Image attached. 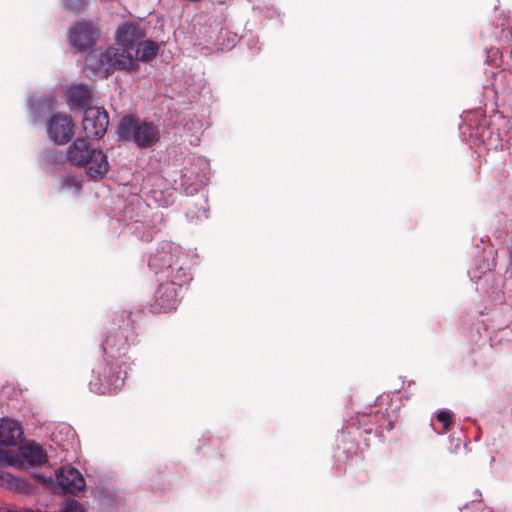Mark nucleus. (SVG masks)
Masks as SVG:
<instances>
[{
  "mask_svg": "<svg viewBox=\"0 0 512 512\" xmlns=\"http://www.w3.org/2000/svg\"><path fill=\"white\" fill-rule=\"evenodd\" d=\"M437 420L441 423H443V426H444V429L445 430H449L450 428V425L452 423V420H451V413L449 411H440L438 414H437Z\"/></svg>",
  "mask_w": 512,
  "mask_h": 512,
  "instance_id": "6ab92c4d",
  "label": "nucleus"
},
{
  "mask_svg": "<svg viewBox=\"0 0 512 512\" xmlns=\"http://www.w3.org/2000/svg\"><path fill=\"white\" fill-rule=\"evenodd\" d=\"M38 478H39L41 481H43L44 483H46L47 485H50V484H52V483H53L52 478H48V479H47V478L42 477V476H38Z\"/></svg>",
  "mask_w": 512,
  "mask_h": 512,
  "instance_id": "412c9836",
  "label": "nucleus"
},
{
  "mask_svg": "<svg viewBox=\"0 0 512 512\" xmlns=\"http://www.w3.org/2000/svg\"><path fill=\"white\" fill-rule=\"evenodd\" d=\"M48 461L45 450L34 442L19 446L18 450L0 448V463L10 466L22 467L41 466Z\"/></svg>",
  "mask_w": 512,
  "mask_h": 512,
  "instance_id": "20e7f679",
  "label": "nucleus"
},
{
  "mask_svg": "<svg viewBox=\"0 0 512 512\" xmlns=\"http://www.w3.org/2000/svg\"><path fill=\"white\" fill-rule=\"evenodd\" d=\"M49 138L58 145L68 143L75 133V123L71 116L55 114L47 125Z\"/></svg>",
  "mask_w": 512,
  "mask_h": 512,
  "instance_id": "1a4fd4ad",
  "label": "nucleus"
},
{
  "mask_svg": "<svg viewBox=\"0 0 512 512\" xmlns=\"http://www.w3.org/2000/svg\"><path fill=\"white\" fill-rule=\"evenodd\" d=\"M181 284L174 281L160 283L157 287L150 308L153 313H167L175 310L180 302Z\"/></svg>",
  "mask_w": 512,
  "mask_h": 512,
  "instance_id": "423d86ee",
  "label": "nucleus"
},
{
  "mask_svg": "<svg viewBox=\"0 0 512 512\" xmlns=\"http://www.w3.org/2000/svg\"><path fill=\"white\" fill-rule=\"evenodd\" d=\"M68 97L72 105L84 107L91 100V92L82 84L73 85L68 90Z\"/></svg>",
  "mask_w": 512,
  "mask_h": 512,
  "instance_id": "2eb2a0df",
  "label": "nucleus"
},
{
  "mask_svg": "<svg viewBox=\"0 0 512 512\" xmlns=\"http://www.w3.org/2000/svg\"><path fill=\"white\" fill-rule=\"evenodd\" d=\"M23 440V429L19 422L11 419L0 420V446L3 449L17 447Z\"/></svg>",
  "mask_w": 512,
  "mask_h": 512,
  "instance_id": "9b49d317",
  "label": "nucleus"
},
{
  "mask_svg": "<svg viewBox=\"0 0 512 512\" xmlns=\"http://www.w3.org/2000/svg\"><path fill=\"white\" fill-rule=\"evenodd\" d=\"M145 37L144 29L135 22H124L117 27L115 40L121 46H109L105 50L91 51L86 58V66L103 78L115 70L137 71L136 63L130 50Z\"/></svg>",
  "mask_w": 512,
  "mask_h": 512,
  "instance_id": "f257e3e1",
  "label": "nucleus"
},
{
  "mask_svg": "<svg viewBox=\"0 0 512 512\" xmlns=\"http://www.w3.org/2000/svg\"><path fill=\"white\" fill-rule=\"evenodd\" d=\"M94 149L86 139L77 138L67 149V159L71 164L80 167Z\"/></svg>",
  "mask_w": 512,
  "mask_h": 512,
  "instance_id": "ddd939ff",
  "label": "nucleus"
},
{
  "mask_svg": "<svg viewBox=\"0 0 512 512\" xmlns=\"http://www.w3.org/2000/svg\"><path fill=\"white\" fill-rule=\"evenodd\" d=\"M100 36L99 29L91 21L74 23L69 29V42L78 51L94 46Z\"/></svg>",
  "mask_w": 512,
  "mask_h": 512,
  "instance_id": "0eeeda50",
  "label": "nucleus"
},
{
  "mask_svg": "<svg viewBox=\"0 0 512 512\" xmlns=\"http://www.w3.org/2000/svg\"><path fill=\"white\" fill-rule=\"evenodd\" d=\"M65 5L70 10H74L75 9V6L72 3H70V0H66V4Z\"/></svg>",
  "mask_w": 512,
  "mask_h": 512,
  "instance_id": "4be33fe9",
  "label": "nucleus"
},
{
  "mask_svg": "<svg viewBox=\"0 0 512 512\" xmlns=\"http://www.w3.org/2000/svg\"><path fill=\"white\" fill-rule=\"evenodd\" d=\"M133 334V328L128 324L124 327L113 328L109 331L102 343V350L105 357L116 362H121L128 353L130 347L129 337Z\"/></svg>",
  "mask_w": 512,
  "mask_h": 512,
  "instance_id": "39448f33",
  "label": "nucleus"
},
{
  "mask_svg": "<svg viewBox=\"0 0 512 512\" xmlns=\"http://www.w3.org/2000/svg\"><path fill=\"white\" fill-rule=\"evenodd\" d=\"M176 266V264L174 265ZM167 277H172L173 279L171 281L176 282L177 284L183 285V283H186L191 278L187 274V272L180 266L174 267V271L171 273V270L166 273Z\"/></svg>",
  "mask_w": 512,
  "mask_h": 512,
  "instance_id": "a211bd4d",
  "label": "nucleus"
},
{
  "mask_svg": "<svg viewBox=\"0 0 512 512\" xmlns=\"http://www.w3.org/2000/svg\"><path fill=\"white\" fill-rule=\"evenodd\" d=\"M80 167L85 168L86 174L92 179L103 178L109 171L107 155L95 148Z\"/></svg>",
  "mask_w": 512,
  "mask_h": 512,
  "instance_id": "f8f14e48",
  "label": "nucleus"
},
{
  "mask_svg": "<svg viewBox=\"0 0 512 512\" xmlns=\"http://www.w3.org/2000/svg\"><path fill=\"white\" fill-rule=\"evenodd\" d=\"M174 255L170 251L162 250L153 254L149 259V267L155 271L156 274L162 272L167 273L171 270L174 271L175 265Z\"/></svg>",
  "mask_w": 512,
  "mask_h": 512,
  "instance_id": "4468645a",
  "label": "nucleus"
},
{
  "mask_svg": "<svg viewBox=\"0 0 512 512\" xmlns=\"http://www.w3.org/2000/svg\"><path fill=\"white\" fill-rule=\"evenodd\" d=\"M158 50V44L151 40L139 41L137 48V56L136 58H134V60L136 61L137 64L138 61H151L157 56Z\"/></svg>",
  "mask_w": 512,
  "mask_h": 512,
  "instance_id": "f3484780",
  "label": "nucleus"
},
{
  "mask_svg": "<svg viewBox=\"0 0 512 512\" xmlns=\"http://www.w3.org/2000/svg\"><path fill=\"white\" fill-rule=\"evenodd\" d=\"M118 135L124 140L134 141L141 148H149L159 141L158 128L150 122L134 117H124L118 125Z\"/></svg>",
  "mask_w": 512,
  "mask_h": 512,
  "instance_id": "7ed1b4c3",
  "label": "nucleus"
},
{
  "mask_svg": "<svg viewBox=\"0 0 512 512\" xmlns=\"http://www.w3.org/2000/svg\"><path fill=\"white\" fill-rule=\"evenodd\" d=\"M109 125V116L106 110L99 107H88L84 111L82 120L83 131L87 138H102Z\"/></svg>",
  "mask_w": 512,
  "mask_h": 512,
  "instance_id": "6e6552de",
  "label": "nucleus"
},
{
  "mask_svg": "<svg viewBox=\"0 0 512 512\" xmlns=\"http://www.w3.org/2000/svg\"><path fill=\"white\" fill-rule=\"evenodd\" d=\"M0 484L18 493H28L31 490V485L28 482L8 472L0 473Z\"/></svg>",
  "mask_w": 512,
  "mask_h": 512,
  "instance_id": "dca6fc26",
  "label": "nucleus"
},
{
  "mask_svg": "<svg viewBox=\"0 0 512 512\" xmlns=\"http://www.w3.org/2000/svg\"><path fill=\"white\" fill-rule=\"evenodd\" d=\"M125 361L121 363L105 357V362L100 364L92 372L89 388L97 394H106L120 389L125 381L126 371L123 369Z\"/></svg>",
  "mask_w": 512,
  "mask_h": 512,
  "instance_id": "f03ea898",
  "label": "nucleus"
},
{
  "mask_svg": "<svg viewBox=\"0 0 512 512\" xmlns=\"http://www.w3.org/2000/svg\"><path fill=\"white\" fill-rule=\"evenodd\" d=\"M56 479L66 493L76 494L85 488L82 474L72 466H63L56 471Z\"/></svg>",
  "mask_w": 512,
  "mask_h": 512,
  "instance_id": "9d476101",
  "label": "nucleus"
},
{
  "mask_svg": "<svg viewBox=\"0 0 512 512\" xmlns=\"http://www.w3.org/2000/svg\"><path fill=\"white\" fill-rule=\"evenodd\" d=\"M62 512H86L76 500H68Z\"/></svg>",
  "mask_w": 512,
  "mask_h": 512,
  "instance_id": "aec40b11",
  "label": "nucleus"
}]
</instances>
